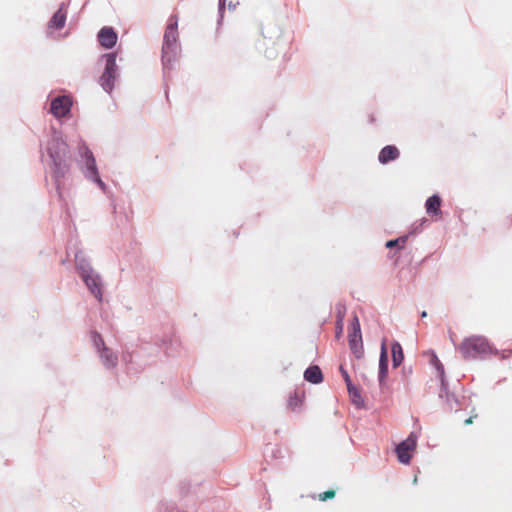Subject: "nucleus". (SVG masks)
Masks as SVG:
<instances>
[{
    "label": "nucleus",
    "mask_w": 512,
    "mask_h": 512,
    "mask_svg": "<svg viewBox=\"0 0 512 512\" xmlns=\"http://www.w3.org/2000/svg\"><path fill=\"white\" fill-rule=\"evenodd\" d=\"M304 379L312 384H319L323 381L321 369L317 365L309 366L304 372Z\"/></svg>",
    "instance_id": "f3484780"
},
{
    "label": "nucleus",
    "mask_w": 512,
    "mask_h": 512,
    "mask_svg": "<svg viewBox=\"0 0 512 512\" xmlns=\"http://www.w3.org/2000/svg\"><path fill=\"white\" fill-rule=\"evenodd\" d=\"M75 267L89 292L99 301L103 300V279L92 267L82 250L75 253Z\"/></svg>",
    "instance_id": "7ed1b4c3"
},
{
    "label": "nucleus",
    "mask_w": 512,
    "mask_h": 512,
    "mask_svg": "<svg viewBox=\"0 0 512 512\" xmlns=\"http://www.w3.org/2000/svg\"><path fill=\"white\" fill-rule=\"evenodd\" d=\"M441 198L438 194H434L425 202V209L427 214L430 216L440 215L441 214Z\"/></svg>",
    "instance_id": "dca6fc26"
},
{
    "label": "nucleus",
    "mask_w": 512,
    "mask_h": 512,
    "mask_svg": "<svg viewBox=\"0 0 512 512\" xmlns=\"http://www.w3.org/2000/svg\"><path fill=\"white\" fill-rule=\"evenodd\" d=\"M439 397L442 399L445 398L448 408L451 410L454 408V404H457V399L455 398V396L448 391V383L447 382H446V390H443V386H441V391H440Z\"/></svg>",
    "instance_id": "412c9836"
},
{
    "label": "nucleus",
    "mask_w": 512,
    "mask_h": 512,
    "mask_svg": "<svg viewBox=\"0 0 512 512\" xmlns=\"http://www.w3.org/2000/svg\"><path fill=\"white\" fill-rule=\"evenodd\" d=\"M118 207L113 204V213L116 215L118 225H126L129 222V216L125 211H117Z\"/></svg>",
    "instance_id": "b1692460"
},
{
    "label": "nucleus",
    "mask_w": 512,
    "mask_h": 512,
    "mask_svg": "<svg viewBox=\"0 0 512 512\" xmlns=\"http://www.w3.org/2000/svg\"><path fill=\"white\" fill-rule=\"evenodd\" d=\"M303 403V398L299 396L297 393L291 395L288 399V408L293 412H298L301 410Z\"/></svg>",
    "instance_id": "aec40b11"
},
{
    "label": "nucleus",
    "mask_w": 512,
    "mask_h": 512,
    "mask_svg": "<svg viewBox=\"0 0 512 512\" xmlns=\"http://www.w3.org/2000/svg\"><path fill=\"white\" fill-rule=\"evenodd\" d=\"M427 222L425 218L413 222L410 226L409 232L406 234L408 238L412 235L418 234L422 231L424 224Z\"/></svg>",
    "instance_id": "5701e85b"
},
{
    "label": "nucleus",
    "mask_w": 512,
    "mask_h": 512,
    "mask_svg": "<svg viewBox=\"0 0 512 512\" xmlns=\"http://www.w3.org/2000/svg\"><path fill=\"white\" fill-rule=\"evenodd\" d=\"M98 354H99L102 364L107 369H113L116 367V365L118 363V356L116 355V353L113 350H111L108 347H103V348H101V350Z\"/></svg>",
    "instance_id": "2eb2a0df"
},
{
    "label": "nucleus",
    "mask_w": 512,
    "mask_h": 512,
    "mask_svg": "<svg viewBox=\"0 0 512 512\" xmlns=\"http://www.w3.org/2000/svg\"><path fill=\"white\" fill-rule=\"evenodd\" d=\"M391 353H392V365L394 368L400 366L404 360V354L402 346L399 342L394 341L391 344Z\"/></svg>",
    "instance_id": "a211bd4d"
},
{
    "label": "nucleus",
    "mask_w": 512,
    "mask_h": 512,
    "mask_svg": "<svg viewBox=\"0 0 512 512\" xmlns=\"http://www.w3.org/2000/svg\"><path fill=\"white\" fill-rule=\"evenodd\" d=\"M418 440V435L415 432H411L409 436L400 442L396 446V454L398 457V460L402 464H409L411 461V455L410 452L413 451L416 448Z\"/></svg>",
    "instance_id": "6e6552de"
},
{
    "label": "nucleus",
    "mask_w": 512,
    "mask_h": 512,
    "mask_svg": "<svg viewBox=\"0 0 512 512\" xmlns=\"http://www.w3.org/2000/svg\"><path fill=\"white\" fill-rule=\"evenodd\" d=\"M116 58L117 55L114 52L106 53L101 56V61H104L105 67L99 78V84L108 94H111L113 91L115 82L119 77V67L117 66Z\"/></svg>",
    "instance_id": "423d86ee"
},
{
    "label": "nucleus",
    "mask_w": 512,
    "mask_h": 512,
    "mask_svg": "<svg viewBox=\"0 0 512 512\" xmlns=\"http://www.w3.org/2000/svg\"><path fill=\"white\" fill-rule=\"evenodd\" d=\"M350 332L351 333H361V326H360L359 318L357 317V315L353 316Z\"/></svg>",
    "instance_id": "a878e982"
},
{
    "label": "nucleus",
    "mask_w": 512,
    "mask_h": 512,
    "mask_svg": "<svg viewBox=\"0 0 512 512\" xmlns=\"http://www.w3.org/2000/svg\"><path fill=\"white\" fill-rule=\"evenodd\" d=\"M431 363L434 365L435 369L438 372L441 386H443V390H446V382L447 381L445 378L444 366L442 365V363L440 362V360L438 359V357L435 354L432 355Z\"/></svg>",
    "instance_id": "6ab92c4d"
},
{
    "label": "nucleus",
    "mask_w": 512,
    "mask_h": 512,
    "mask_svg": "<svg viewBox=\"0 0 512 512\" xmlns=\"http://www.w3.org/2000/svg\"><path fill=\"white\" fill-rule=\"evenodd\" d=\"M229 8H235V5H233L232 3L229 4Z\"/></svg>",
    "instance_id": "473e14b6"
},
{
    "label": "nucleus",
    "mask_w": 512,
    "mask_h": 512,
    "mask_svg": "<svg viewBox=\"0 0 512 512\" xmlns=\"http://www.w3.org/2000/svg\"><path fill=\"white\" fill-rule=\"evenodd\" d=\"M67 12L65 11V3H62L59 9L53 14L48 22L49 30H59L65 26Z\"/></svg>",
    "instance_id": "f8f14e48"
},
{
    "label": "nucleus",
    "mask_w": 512,
    "mask_h": 512,
    "mask_svg": "<svg viewBox=\"0 0 512 512\" xmlns=\"http://www.w3.org/2000/svg\"><path fill=\"white\" fill-rule=\"evenodd\" d=\"M76 163L88 181L94 183L103 193H108V186L99 175L95 156L83 139H80L77 145Z\"/></svg>",
    "instance_id": "f03ea898"
},
{
    "label": "nucleus",
    "mask_w": 512,
    "mask_h": 512,
    "mask_svg": "<svg viewBox=\"0 0 512 512\" xmlns=\"http://www.w3.org/2000/svg\"><path fill=\"white\" fill-rule=\"evenodd\" d=\"M458 351L465 360H484L491 355L498 354L488 339L484 336L473 335L465 338L458 346Z\"/></svg>",
    "instance_id": "39448f33"
},
{
    "label": "nucleus",
    "mask_w": 512,
    "mask_h": 512,
    "mask_svg": "<svg viewBox=\"0 0 512 512\" xmlns=\"http://www.w3.org/2000/svg\"><path fill=\"white\" fill-rule=\"evenodd\" d=\"M47 164L51 169L52 179L60 199L64 198V192L70 185L71 153L69 145L60 131L53 130L45 145Z\"/></svg>",
    "instance_id": "f257e3e1"
},
{
    "label": "nucleus",
    "mask_w": 512,
    "mask_h": 512,
    "mask_svg": "<svg viewBox=\"0 0 512 512\" xmlns=\"http://www.w3.org/2000/svg\"><path fill=\"white\" fill-rule=\"evenodd\" d=\"M335 496L334 491H326L324 493L319 494V499L321 501H326L327 499L333 498Z\"/></svg>",
    "instance_id": "cd10ccee"
},
{
    "label": "nucleus",
    "mask_w": 512,
    "mask_h": 512,
    "mask_svg": "<svg viewBox=\"0 0 512 512\" xmlns=\"http://www.w3.org/2000/svg\"><path fill=\"white\" fill-rule=\"evenodd\" d=\"M180 53L178 43V18L176 15L170 16L165 29L162 46V65L164 71L170 70L173 63L177 60Z\"/></svg>",
    "instance_id": "20e7f679"
},
{
    "label": "nucleus",
    "mask_w": 512,
    "mask_h": 512,
    "mask_svg": "<svg viewBox=\"0 0 512 512\" xmlns=\"http://www.w3.org/2000/svg\"><path fill=\"white\" fill-rule=\"evenodd\" d=\"M388 375V353L385 343L381 345L380 357H379V371L378 381L380 389L383 390L386 385V378Z\"/></svg>",
    "instance_id": "9d476101"
},
{
    "label": "nucleus",
    "mask_w": 512,
    "mask_h": 512,
    "mask_svg": "<svg viewBox=\"0 0 512 512\" xmlns=\"http://www.w3.org/2000/svg\"><path fill=\"white\" fill-rule=\"evenodd\" d=\"M349 347L356 358L360 359L363 357L364 348L362 341V333H351L348 335Z\"/></svg>",
    "instance_id": "ddd939ff"
},
{
    "label": "nucleus",
    "mask_w": 512,
    "mask_h": 512,
    "mask_svg": "<svg viewBox=\"0 0 512 512\" xmlns=\"http://www.w3.org/2000/svg\"><path fill=\"white\" fill-rule=\"evenodd\" d=\"M91 336H92L93 344H94L97 352L99 353L101 348L106 347L104 340H103L102 336L97 332H92Z\"/></svg>",
    "instance_id": "393cba45"
},
{
    "label": "nucleus",
    "mask_w": 512,
    "mask_h": 512,
    "mask_svg": "<svg viewBox=\"0 0 512 512\" xmlns=\"http://www.w3.org/2000/svg\"><path fill=\"white\" fill-rule=\"evenodd\" d=\"M340 372L345 380L347 390H348V393L351 397L353 404L356 405L358 408L364 407L365 402H364L363 397L361 396L360 390L352 383V380H351L347 370H345L343 368V366H340Z\"/></svg>",
    "instance_id": "1a4fd4ad"
},
{
    "label": "nucleus",
    "mask_w": 512,
    "mask_h": 512,
    "mask_svg": "<svg viewBox=\"0 0 512 512\" xmlns=\"http://www.w3.org/2000/svg\"><path fill=\"white\" fill-rule=\"evenodd\" d=\"M97 37L100 45L106 49L113 48L116 45L118 39L117 33L112 27H103L98 32Z\"/></svg>",
    "instance_id": "9b49d317"
},
{
    "label": "nucleus",
    "mask_w": 512,
    "mask_h": 512,
    "mask_svg": "<svg viewBox=\"0 0 512 512\" xmlns=\"http://www.w3.org/2000/svg\"><path fill=\"white\" fill-rule=\"evenodd\" d=\"M337 333H336V336L339 337L342 333V329H343V315L342 314H338V317H337Z\"/></svg>",
    "instance_id": "bb28decb"
},
{
    "label": "nucleus",
    "mask_w": 512,
    "mask_h": 512,
    "mask_svg": "<svg viewBox=\"0 0 512 512\" xmlns=\"http://www.w3.org/2000/svg\"><path fill=\"white\" fill-rule=\"evenodd\" d=\"M225 1L226 0H219V22L223 18L224 8H225Z\"/></svg>",
    "instance_id": "c85d7f7f"
},
{
    "label": "nucleus",
    "mask_w": 512,
    "mask_h": 512,
    "mask_svg": "<svg viewBox=\"0 0 512 512\" xmlns=\"http://www.w3.org/2000/svg\"><path fill=\"white\" fill-rule=\"evenodd\" d=\"M497 355H500V357H501L502 359H504V358L508 357V355L506 354V351H502L501 353L498 351V354H497Z\"/></svg>",
    "instance_id": "c756f323"
},
{
    "label": "nucleus",
    "mask_w": 512,
    "mask_h": 512,
    "mask_svg": "<svg viewBox=\"0 0 512 512\" xmlns=\"http://www.w3.org/2000/svg\"><path fill=\"white\" fill-rule=\"evenodd\" d=\"M426 316H427V313H426L425 311H423V312H422V314H421V317H423V318H424V317H426Z\"/></svg>",
    "instance_id": "2f4dec72"
},
{
    "label": "nucleus",
    "mask_w": 512,
    "mask_h": 512,
    "mask_svg": "<svg viewBox=\"0 0 512 512\" xmlns=\"http://www.w3.org/2000/svg\"><path fill=\"white\" fill-rule=\"evenodd\" d=\"M407 240H408V235H403L396 239L387 241L385 246H386V248L398 247L399 249H403Z\"/></svg>",
    "instance_id": "4be33fe9"
},
{
    "label": "nucleus",
    "mask_w": 512,
    "mask_h": 512,
    "mask_svg": "<svg viewBox=\"0 0 512 512\" xmlns=\"http://www.w3.org/2000/svg\"><path fill=\"white\" fill-rule=\"evenodd\" d=\"M471 423H472V417H469L468 419L465 420L466 425L471 424Z\"/></svg>",
    "instance_id": "7c9ffc66"
},
{
    "label": "nucleus",
    "mask_w": 512,
    "mask_h": 512,
    "mask_svg": "<svg viewBox=\"0 0 512 512\" xmlns=\"http://www.w3.org/2000/svg\"><path fill=\"white\" fill-rule=\"evenodd\" d=\"M73 106L71 96L63 94L58 95L50 100L49 112L56 119H62L70 115Z\"/></svg>",
    "instance_id": "0eeeda50"
},
{
    "label": "nucleus",
    "mask_w": 512,
    "mask_h": 512,
    "mask_svg": "<svg viewBox=\"0 0 512 512\" xmlns=\"http://www.w3.org/2000/svg\"><path fill=\"white\" fill-rule=\"evenodd\" d=\"M400 156L399 149L394 145H387L383 147L378 155V161L385 165L391 161L398 159Z\"/></svg>",
    "instance_id": "4468645a"
}]
</instances>
